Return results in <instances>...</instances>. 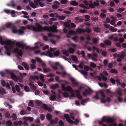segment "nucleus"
Listing matches in <instances>:
<instances>
[{
  "label": "nucleus",
  "instance_id": "obj_29",
  "mask_svg": "<svg viewBox=\"0 0 126 126\" xmlns=\"http://www.w3.org/2000/svg\"><path fill=\"white\" fill-rule=\"evenodd\" d=\"M30 78L32 80H34L35 79L38 80L39 79V77L36 75H35L34 76H30Z\"/></svg>",
  "mask_w": 126,
  "mask_h": 126
},
{
  "label": "nucleus",
  "instance_id": "obj_19",
  "mask_svg": "<svg viewBox=\"0 0 126 126\" xmlns=\"http://www.w3.org/2000/svg\"><path fill=\"white\" fill-rule=\"evenodd\" d=\"M104 42L105 46H110L111 44V41L108 40H105L104 41Z\"/></svg>",
  "mask_w": 126,
  "mask_h": 126
},
{
  "label": "nucleus",
  "instance_id": "obj_57",
  "mask_svg": "<svg viewBox=\"0 0 126 126\" xmlns=\"http://www.w3.org/2000/svg\"><path fill=\"white\" fill-rule=\"evenodd\" d=\"M99 40L96 38H94L93 39L92 41L94 44H96L97 43Z\"/></svg>",
  "mask_w": 126,
  "mask_h": 126
},
{
  "label": "nucleus",
  "instance_id": "obj_21",
  "mask_svg": "<svg viewBox=\"0 0 126 126\" xmlns=\"http://www.w3.org/2000/svg\"><path fill=\"white\" fill-rule=\"evenodd\" d=\"M22 65L25 68L26 70H29V67L28 65L26 63H22Z\"/></svg>",
  "mask_w": 126,
  "mask_h": 126
},
{
  "label": "nucleus",
  "instance_id": "obj_58",
  "mask_svg": "<svg viewBox=\"0 0 126 126\" xmlns=\"http://www.w3.org/2000/svg\"><path fill=\"white\" fill-rule=\"evenodd\" d=\"M15 88L16 90L18 92H20V88L18 85H15Z\"/></svg>",
  "mask_w": 126,
  "mask_h": 126
},
{
  "label": "nucleus",
  "instance_id": "obj_32",
  "mask_svg": "<svg viewBox=\"0 0 126 126\" xmlns=\"http://www.w3.org/2000/svg\"><path fill=\"white\" fill-rule=\"evenodd\" d=\"M70 4L73 6H76L78 5V3L75 1V0H73L71 1L70 3Z\"/></svg>",
  "mask_w": 126,
  "mask_h": 126
},
{
  "label": "nucleus",
  "instance_id": "obj_38",
  "mask_svg": "<svg viewBox=\"0 0 126 126\" xmlns=\"http://www.w3.org/2000/svg\"><path fill=\"white\" fill-rule=\"evenodd\" d=\"M43 72L45 73H46L48 71L50 72V70L49 68H47V69L45 67L43 68Z\"/></svg>",
  "mask_w": 126,
  "mask_h": 126
},
{
  "label": "nucleus",
  "instance_id": "obj_62",
  "mask_svg": "<svg viewBox=\"0 0 126 126\" xmlns=\"http://www.w3.org/2000/svg\"><path fill=\"white\" fill-rule=\"evenodd\" d=\"M43 92L45 94L47 95L49 94V92L47 90H43Z\"/></svg>",
  "mask_w": 126,
  "mask_h": 126
},
{
  "label": "nucleus",
  "instance_id": "obj_13",
  "mask_svg": "<svg viewBox=\"0 0 126 126\" xmlns=\"http://www.w3.org/2000/svg\"><path fill=\"white\" fill-rule=\"evenodd\" d=\"M10 75L11 78L13 80L16 81H18V79L17 78L13 73Z\"/></svg>",
  "mask_w": 126,
  "mask_h": 126
},
{
  "label": "nucleus",
  "instance_id": "obj_37",
  "mask_svg": "<svg viewBox=\"0 0 126 126\" xmlns=\"http://www.w3.org/2000/svg\"><path fill=\"white\" fill-rule=\"evenodd\" d=\"M68 50V52L71 53L73 54L75 52L74 49L71 47L69 48Z\"/></svg>",
  "mask_w": 126,
  "mask_h": 126
},
{
  "label": "nucleus",
  "instance_id": "obj_40",
  "mask_svg": "<svg viewBox=\"0 0 126 126\" xmlns=\"http://www.w3.org/2000/svg\"><path fill=\"white\" fill-rule=\"evenodd\" d=\"M6 124L7 126H13L12 122L10 120L8 121Z\"/></svg>",
  "mask_w": 126,
  "mask_h": 126
},
{
  "label": "nucleus",
  "instance_id": "obj_24",
  "mask_svg": "<svg viewBox=\"0 0 126 126\" xmlns=\"http://www.w3.org/2000/svg\"><path fill=\"white\" fill-rule=\"evenodd\" d=\"M75 20L78 22H81L83 21L82 19L81 18L79 17H75Z\"/></svg>",
  "mask_w": 126,
  "mask_h": 126
},
{
  "label": "nucleus",
  "instance_id": "obj_9",
  "mask_svg": "<svg viewBox=\"0 0 126 126\" xmlns=\"http://www.w3.org/2000/svg\"><path fill=\"white\" fill-rule=\"evenodd\" d=\"M64 117L67 122L71 124L73 123L74 122L70 119V116L68 114H65L64 115Z\"/></svg>",
  "mask_w": 126,
  "mask_h": 126
},
{
  "label": "nucleus",
  "instance_id": "obj_59",
  "mask_svg": "<svg viewBox=\"0 0 126 126\" xmlns=\"http://www.w3.org/2000/svg\"><path fill=\"white\" fill-rule=\"evenodd\" d=\"M80 54L82 55V57L83 58H85V53L84 51L82 50L81 51Z\"/></svg>",
  "mask_w": 126,
  "mask_h": 126
},
{
  "label": "nucleus",
  "instance_id": "obj_16",
  "mask_svg": "<svg viewBox=\"0 0 126 126\" xmlns=\"http://www.w3.org/2000/svg\"><path fill=\"white\" fill-rule=\"evenodd\" d=\"M22 124V122L20 120L18 122L15 121L14 123V126H17L18 125L21 126Z\"/></svg>",
  "mask_w": 126,
  "mask_h": 126
},
{
  "label": "nucleus",
  "instance_id": "obj_3",
  "mask_svg": "<svg viewBox=\"0 0 126 126\" xmlns=\"http://www.w3.org/2000/svg\"><path fill=\"white\" fill-rule=\"evenodd\" d=\"M61 86L63 90L65 91H68L71 93V95L69 97L70 99L71 97H75V94L73 93L74 92V90L71 86H68L66 87L64 84H62Z\"/></svg>",
  "mask_w": 126,
  "mask_h": 126
},
{
  "label": "nucleus",
  "instance_id": "obj_55",
  "mask_svg": "<svg viewBox=\"0 0 126 126\" xmlns=\"http://www.w3.org/2000/svg\"><path fill=\"white\" fill-rule=\"evenodd\" d=\"M106 16V15L105 14L103 13H101L100 15V16L101 18H105Z\"/></svg>",
  "mask_w": 126,
  "mask_h": 126
},
{
  "label": "nucleus",
  "instance_id": "obj_36",
  "mask_svg": "<svg viewBox=\"0 0 126 126\" xmlns=\"http://www.w3.org/2000/svg\"><path fill=\"white\" fill-rule=\"evenodd\" d=\"M46 118L48 121H50L52 118V116L49 113H47L46 115Z\"/></svg>",
  "mask_w": 126,
  "mask_h": 126
},
{
  "label": "nucleus",
  "instance_id": "obj_48",
  "mask_svg": "<svg viewBox=\"0 0 126 126\" xmlns=\"http://www.w3.org/2000/svg\"><path fill=\"white\" fill-rule=\"evenodd\" d=\"M43 108L44 109L47 110H49L50 109L47 105L45 104H44L43 105Z\"/></svg>",
  "mask_w": 126,
  "mask_h": 126
},
{
  "label": "nucleus",
  "instance_id": "obj_53",
  "mask_svg": "<svg viewBox=\"0 0 126 126\" xmlns=\"http://www.w3.org/2000/svg\"><path fill=\"white\" fill-rule=\"evenodd\" d=\"M101 54L102 56L104 57H106V56L107 53L105 51H103L102 50H101Z\"/></svg>",
  "mask_w": 126,
  "mask_h": 126
},
{
  "label": "nucleus",
  "instance_id": "obj_60",
  "mask_svg": "<svg viewBox=\"0 0 126 126\" xmlns=\"http://www.w3.org/2000/svg\"><path fill=\"white\" fill-rule=\"evenodd\" d=\"M35 59L36 61L38 62L39 63H40L42 62V61L41 59L38 57H36Z\"/></svg>",
  "mask_w": 126,
  "mask_h": 126
},
{
  "label": "nucleus",
  "instance_id": "obj_18",
  "mask_svg": "<svg viewBox=\"0 0 126 126\" xmlns=\"http://www.w3.org/2000/svg\"><path fill=\"white\" fill-rule=\"evenodd\" d=\"M126 55V54L124 51H122L121 54L119 55L118 57H120L121 59H123L125 57Z\"/></svg>",
  "mask_w": 126,
  "mask_h": 126
},
{
  "label": "nucleus",
  "instance_id": "obj_50",
  "mask_svg": "<svg viewBox=\"0 0 126 126\" xmlns=\"http://www.w3.org/2000/svg\"><path fill=\"white\" fill-rule=\"evenodd\" d=\"M64 25L65 27H69L70 25L69 23L67 22H65L64 23Z\"/></svg>",
  "mask_w": 126,
  "mask_h": 126
},
{
  "label": "nucleus",
  "instance_id": "obj_27",
  "mask_svg": "<svg viewBox=\"0 0 126 126\" xmlns=\"http://www.w3.org/2000/svg\"><path fill=\"white\" fill-rule=\"evenodd\" d=\"M106 122L107 123H113L114 122V120L113 119H111L110 118H106Z\"/></svg>",
  "mask_w": 126,
  "mask_h": 126
},
{
  "label": "nucleus",
  "instance_id": "obj_52",
  "mask_svg": "<svg viewBox=\"0 0 126 126\" xmlns=\"http://www.w3.org/2000/svg\"><path fill=\"white\" fill-rule=\"evenodd\" d=\"M49 99L51 101H54L55 100V95H52L49 97Z\"/></svg>",
  "mask_w": 126,
  "mask_h": 126
},
{
  "label": "nucleus",
  "instance_id": "obj_31",
  "mask_svg": "<svg viewBox=\"0 0 126 126\" xmlns=\"http://www.w3.org/2000/svg\"><path fill=\"white\" fill-rule=\"evenodd\" d=\"M37 5L33 2H31L30 3V6L32 8L34 9L36 8Z\"/></svg>",
  "mask_w": 126,
  "mask_h": 126
},
{
  "label": "nucleus",
  "instance_id": "obj_33",
  "mask_svg": "<svg viewBox=\"0 0 126 126\" xmlns=\"http://www.w3.org/2000/svg\"><path fill=\"white\" fill-rule=\"evenodd\" d=\"M109 29L110 30V31L113 32H116L117 30V29H115L113 27L111 26H110Z\"/></svg>",
  "mask_w": 126,
  "mask_h": 126
},
{
  "label": "nucleus",
  "instance_id": "obj_6",
  "mask_svg": "<svg viewBox=\"0 0 126 126\" xmlns=\"http://www.w3.org/2000/svg\"><path fill=\"white\" fill-rule=\"evenodd\" d=\"M16 44L17 47L18 48H15L14 49V53H17L19 51L18 48L21 47L22 49H23L25 46V44H22L20 42H17L16 43Z\"/></svg>",
  "mask_w": 126,
  "mask_h": 126
},
{
  "label": "nucleus",
  "instance_id": "obj_12",
  "mask_svg": "<svg viewBox=\"0 0 126 126\" xmlns=\"http://www.w3.org/2000/svg\"><path fill=\"white\" fill-rule=\"evenodd\" d=\"M70 80L72 82V84L74 85H73L74 87H75V86H77L78 85V83L76 81L75 79L73 78H71L70 79Z\"/></svg>",
  "mask_w": 126,
  "mask_h": 126
},
{
  "label": "nucleus",
  "instance_id": "obj_10",
  "mask_svg": "<svg viewBox=\"0 0 126 126\" xmlns=\"http://www.w3.org/2000/svg\"><path fill=\"white\" fill-rule=\"evenodd\" d=\"M11 4L8 3L7 4V5L9 6H11L13 8L15 7L17 5L19 4L17 1H15L14 0H12L11 2Z\"/></svg>",
  "mask_w": 126,
  "mask_h": 126
},
{
  "label": "nucleus",
  "instance_id": "obj_46",
  "mask_svg": "<svg viewBox=\"0 0 126 126\" xmlns=\"http://www.w3.org/2000/svg\"><path fill=\"white\" fill-rule=\"evenodd\" d=\"M44 76V75L42 74H41L39 75L40 79L43 81H44L45 80Z\"/></svg>",
  "mask_w": 126,
  "mask_h": 126
},
{
  "label": "nucleus",
  "instance_id": "obj_54",
  "mask_svg": "<svg viewBox=\"0 0 126 126\" xmlns=\"http://www.w3.org/2000/svg\"><path fill=\"white\" fill-rule=\"evenodd\" d=\"M116 35V34H115L111 35L110 36L108 37V38L110 40H112L113 39L114 37Z\"/></svg>",
  "mask_w": 126,
  "mask_h": 126
},
{
  "label": "nucleus",
  "instance_id": "obj_8",
  "mask_svg": "<svg viewBox=\"0 0 126 126\" xmlns=\"http://www.w3.org/2000/svg\"><path fill=\"white\" fill-rule=\"evenodd\" d=\"M89 91L87 89H85V91L83 92L82 94L84 96L86 97L88 95H89L90 94V92L91 93H92L93 92V91L90 88H89Z\"/></svg>",
  "mask_w": 126,
  "mask_h": 126
},
{
  "label": "nucleus",
  "instance_id": "obj_61",
  "mask_svg": "<svg viewBox=\"0 0 126 126\" xmlns=\"http://www.w3.org/2000/svg\"><path fill=\"white\" fill-rule=\"evenodd\" d=\"M103 62L104 66H107L108 63V60H104Z\"/></svg>",
  "mask_w": 126,
  "mask_h": 126
},
{
  "label": "nucleus",
  "instance_id": "obj_30",
  "mask_svg": "<svg viewBox=\"0 0 126 126\" xmlns=\"http://www.w3.org/2000/svg\"><path fill=\"white\" fill-rule=\"evenodd\" d=\"M29 85L30 87V88L32 90H34L36 89V88L35 86L34 85L31 83L29 84Z\"/></svg>",
  "mask_w": 126,
  "mask_h": 126
},
{
  "label": "nucleus",
  "instance_id": "obj_56",
  "mask_svg": "<svg viewBox=\"0 0 126 126\" xmlns=\"http://www.w3.org/2000/svg\"><path fill=\"white\" fill-rule=\"evenodd\" d=\"M90 66L93 68H95L96 66L94 63L92 62H91L90 63Z\"/></svg>",
  "mask_w": 126,
  "mask_h": 126
},
{
  "label": "nucleus",
  "instance_id": "obj_34",
  "mask_svg": "<svg viewBox=\"0 0 126 126\" xmlns=\"http://www.w3.org/2000/svg\"><path fill=\"white\" fill-rule=\"evenodd\" d=\"M89 100V98H87L85 99H82L81 101V104L82 105H84L83 104L87 102V101Z\"/></svg>",
  "mask_w": 126,
  "mask_h": 126
},
{
  "label": "nucleus",
  "instance_id": "obj_63",
  "mask_svg": "<svg viewBox=\"0 0 126 126\" xmlns=\"http://www.w3.org/2000/svg\"><path fill=\"white\" fill-rule=\"evenodd\" d=\"M24 89L25 91L27 92H28L29 91V87L26 86L24 87Z\"/></svg>",
  "mask_w": 126,
  "mask_h": 126
},
{
  "label": "nucleus",
  "instance_id": "obj_5",
  "mask_svg": "<svg viewBox=\"0 0 126 126\" xmlns=\"http://www.w3.org/2000/svg\"><path fill=\"white\" fill-rule=\"evenodd\" d=\"M84 3L86 5H89V7L92 8H94L95 6H98L99 5V4L98 3H96L94 2L93 3L92 2V0H90L89 3L87 0H83Z\"/></svg>",
  "mask_w": 126,
  "mask_h": 126
},
{
  "label": "nucleus",
  "instance_id": "obj_26",
  "mask_svg": "<svg viewBox=\"0 0 126 126\" xmlns=\"http://www.w3.org/2000/svg\"><path fill=\"white\" fill-rule=\"evenodd\" d=\"M63 55L67 57L69 55L68 53V50H66L65 49H63Z\"/></svg>",
  "mask_w": 126,
  "mask_h": 126
},
{
  "label": "nucleus",
  "instance_id": "obj_45",
  "mask_svg": "<svg viewBox=\"0 0 126 126\" xmlns=\"http://www.w3.org/2000/svg\"><path fill=\"white\" fill-rule=\"evenodd\" d=\"M63 97H67L69 96V94L67 92H64L63 93Z\"/></svg>",
  "mask_w": 126,
  "mask_h": 126
},
{
  "label": "nucleus",
  "instance_id": "obj_41",
  "mask_svg": "<svg viewBox=\"0 0 126 126\" xmlns=\"http://www.w3.org/2000/svg\"><path fill=\"white\" fill-rule=\"evenodd\" d=\"M110 72L112 73L117 74L118 73L117 71L114 69H112L110 70Z\"/></svg>",
  "mask_w": 126,
  "mask_h": 126
},
{
  "label": "nucleus",
  "instance_id": "obj_4",
  "mask_svg": "<svg viewBox=\"0 0 126 126\" xmlns=\"http://www.w3.org/2000/svg\"><path fill=\"white\" fill-rule=\"evenodd\" d=\"M25 29V28L24 27H22L21 29H17L15 27H13L12 28V32L13 33L20 35L23 34L24 30Z\"/></svg>",
  "mask_w": 126,
  "mask_h": 126
},
{
  "label": "nucleus",
  "instance_id": "obj_14",
  "mask_svg": "<svg viewBox=\"0 0 126 126\" xmlns=\"http://www.w3.org/2000/svg\"><path fill=\"white\" fill-rule=\"evenodd\" d=\"M35 3L38 6L39 4L40 6L42 7H43L44 6V4L42 2H40L41 0H34Z\"/></svg>",
  "mask_w": 126,
  "mask_h": 126
},
{
  "label": "nucleus",
  "instance_id": "obj_28",
  "mask_svg": "<svg viewBox=\"0 0 126 126\" xmlns=\"http://www.w3.org/2000/svg\"><path fill=\"white\" fill-rule=\"evenodd\" d=\"M27 29L29 30H31L34 31V28L35 26L33 25H28L27 26Z\"/></svg>",
  "mask_w": 126,
  "mask_h": 126
},
{
  "label": "nucleus",
  "instance_id": "obj_47",
  "mask_svg": "<svg viewBox=\"0 0 126 126\" xmlns=\"http://www.w3.org/2000/svg\"><path fill=\"white\" fill-rule=\"evenodd\" d=\"M23 52L22 50L20 49L18 52L17 53V55H18L22 57L23 55Z\"/></svg>",
  "mask_w": 126,
  "mask_h": 126
},
{
  "label": "nucleus",
  "instance_id": "obj_35",
  "mask_svg": "<svg viewBox=\"0 0 126 126\" xmlns=\"http://www.w3.org/2000/svg\"><path fill=\"white\" fill-rule=\"evenodd\" d=\"M79 6L80 7H82L84 9H89V7L85 6L83 4H80L79 5Z\"/></svg>",
  "mask_w": 126,
  "mask_h": 126
},
{
  "label": "nucleus",
  "instance_id": "obj_2",
  "mask_svg": "<svg viewBox=\"0 0 126 126\" xmlns=\"http://www.w3.org/2000/svg\"><path fill=\"white\" fill-rule=\"evenodd\" d=\"M42 31H47L50 32H55V25H54L52 26L49 28L47 26H45L42 27ZM48 36L50 37H54L55 35L52 33L50 32L48 34Z\"/></svg>",
  "mask_w": 126,
  "mask_h": 126
},
{
  "label": "nucleus",
  "instance_id": "obj_43",
  "mask_svg": "<svg viewBox=\"0 0 126 126\" xmlns=\"http://www.w3.org/2000/svg\"><path fill=\"white\" fill-rule=\"evenodd\" d=\"M71 56L72 58L73 61L76 62L77 61V58L76 56L72 55Z\"/></svg>",
  "mask_w": 126,
  "mask_h": 126
},
{
  "label": "nucleus",
  "instance_id": "obj_20",
  "mask_svg": "<svg viewBox=\"0 0 126 126\" xmlns=\"http://www.w3.org/2000/svg\"><path fill=\"white\" fill-rule=\"evenodd\" d=\"M79 34H81L82 32L83 33L85 32V31L84 29H81L80 28H78L77 29L76 31Z\"/></svg>",
  "mask_w": 126,
  "mask_h": 126
},
{
  "label": "nucleus",
  "instance_id": "obj_39",
  "mask_svg": "<svg viewBox=\"0 0 126 126\" xmlns=\"http://www.w3.org/2000/svg\"><path fill=\"white\" fill-rule=\"evenodd\" d=\"M28 105L29 106L33 107L34 106V105L32 100H30L28 103Z\"/></svg>",
  "mask_w": 126,
  "mask_h": 126
},
{
  "label": "nucleus",
  "instance_id": "obj_49",
  "mask_svg": "<svg viewBox=\"0 0 126 126\" xmlns=\"http://www.w3.org/2000/svg\"><path fill=\"white\" fill-rule=\"evenodd\" d=\"M103 122L102 121H99V124L100 125H102V126H111V125L110 124L109 126H107L106 124H103Z\"/></svg>",
  "mask_w": 126,
  "mask_h": 126
},
{
  "label": "nucleus",
  "instance_id": "obj_1",
  "mask_svg": "<svg viewBox=\"0 0 126 126\" xmlns=\"http://www.w3.org/2000/svg\"><path fill=\"white\" fill-rule=\"evenodd\" d=\"M0 43L2 45H6L4 46V48L6 50L5 53L7 55L10 56V50L13 49L14 46L15 44V42L11 40L3 41L2 37L0 36Z\"/></svg>",
  "mask_w": 126,
  "mask_h": 126
},
{
  "label": "nucleus",
  "instance_id": "obj_64",
  "mask_svg": "<svg viewBox=\"0 0 126 126\" xmlns=\"http://www.w3.org/2000/svg\"><path fill=\"white\" fill-rule=\"evenodd\" d=\"M59 125L61 126H63L64 125V123L62 120H60L59 122Z\"/></svg>",
  "mask_w": 126,
  "mask_h": 126
},
{
  "label": "nucleus",
  "instance_id": "obj_22",
  "mask_svg": "<svg viewBox=\"0 0 126 126\" xmlns=\"http://www.w3.org/2000/svg\"><path fill=\"white\" fill-rule=\"evenodd\" d=\"M50 88L51 89L53 90H51V91L52 93L54 94H55V84L51 85Z\"/></svg>",
  "mask_w": 126,
  "mask_h": 126
},
{
  "label": "nucleus",
  "instance_id": "obj_17",
  "mask_svg": "<svg viewBox=\"0 0 126 126\" xmlns=\"http://www.w3.org/2000/svg\"><path fill=\"white\" fill-rule=\"evenodd\" d=\"M40 44L39 42H37L35 43V47H31V49L32 50H35L36 48H39V47L38 45H40Z\"/></svg>",
  "mask_w": 126,
  "mask_h": 126
},
{
  "label": "nucleus",
  "instance_id": "obj_42",
  "mask_svg": "<svg viewBox=\"0 0 126 126\" xmlns=\"http://www.w3.org/2000/svg\"><path fill=\"white\" fill-rule=\"evenodd\" d=\"M27 111L26 110H21L20 112V114L22 115H23L25 114H27L26 112Z\"/></svg>",
  "mask_w": 126,
  "mask_h": 126
},
{
  "label": "nucleus",
  "instance_id": "obj_23",
  "mask_svg": "<svg viewBox=\"0 0 126 126\" xmlns=\"http://www.w3.org/2000/svg\"><path fill=\"white\" fill-rule=\"evenodd\" d=\"M65 17L63 16L56 15V18H58L60 20H63L65 18Z\"/></svg>",
  "mask_w": 126,
  "mask_h": 126
},
{
  "label": "nucleus",
  "instance_id": "obj_44",
  "mask_svg": "<svg viewBox=\"0 0 126 126\" xmlns=\"http://www.w3.org/2000/svg\"><path fill=\"white\" fill-rule=\"evenodd\" d=\"M11 117L14 120H16L17 117L16 114L15 113H13L11 116Z\"/></svg>",
  "mask_w": 126,
  "mask_h": 126
},
{
  "label": "nucleus",
  "instance_id": "obj_11",
  "mask_svg": "<svg viewBox=\"0 0 126 126\" xmlns=\"http://www.w3.org/2000/svg\"><path fill=\"white\" fill-rule=\"evenodd\" d=\"M53 51V49L52 48L46 51V52L47 53H49V56L50 57H53V55L55 56V52H53V54L52 53V52Z\"/></svg>",
  "mask_w": 126,
  "mask_h": 126
},
{
  "label": "nucleus",
  "instance_id": "obj_7",
  "mask_svg": "<svg viewBox=\"0 0 126 126\" xmlns=\"http://www.w3.org/2000/svg\"><path fill=\"white\" fill-rule=\"evenodd\" d=\"M35 25L36 27L35 26V28H34V32H39L42 31L43 27L39 23H36Z\"/></svg>",
  "mask_w": 126,
  "mask_h": 126
},
{
  "label": "nucleus",
  "instance_id": "obj_15",
  "mask_svg": "<svg viewBox=\"0 0 126 126\" xmlns=\"http://www.w3.org/2000/svg\"><path fill=\"white\" fill-rule=\"evenodd\" d=\"M23 119L25 121H29L30 122H32L33 121L34 118L33 117H25Z\"/></svg>",
  "mask_w": 126,
  "mask_h": 126
},
{
  "label": "nucleus",
  "instance_id": "obj_51",
  "mask_svg": "<svg viewBox=\"0 0 126 126\" xmlns=\"http://www.w3.org/2000/svg\"><path fill=\"white\" fill-rule=\"evenodd\" d=\"M99 93L101 94V95L103 98L106 97V95L104 94L102 90H101L99 91Z\"/></svg>",
  "mask_w": 126,
  "mask_h": 126
},
{
  "label": "nucleus",
  "instance_id": "obj_25",
  "mask_svg": "<svg viewBox=\"0 0 126 126\" xmlns=\"http://www.w3.org/2000/svg\"><path fill=\"white\" fill-rule=\"evenodd\" d=\"M5 116L6 118L8 119L11 118V116L10 113L8 111L6 112L5 114Z\"/></svg>",
  "mask_w": 126,
  "mask_h": 126
}]
</instances>
